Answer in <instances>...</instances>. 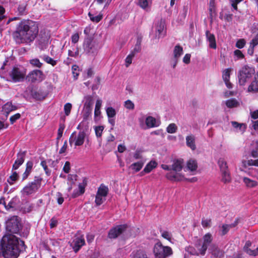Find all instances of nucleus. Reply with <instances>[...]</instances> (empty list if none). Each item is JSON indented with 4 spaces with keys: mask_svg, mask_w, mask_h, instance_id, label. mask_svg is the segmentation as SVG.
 <instances>
[{
    "mask_svg": "<svg viewBox=\"0 0 258 258\" xmlns=\"http://www.w3.org/2000/svg\"><path fill=\"white\" fill-rule=\"evenodd\" d=\"M38 32V24L36 22L23 19L17 25L13 36L17 42L27 43L34 40Z\"/></svg>",
    "mask_w": 258,
    "mask_h": 258,
    "instance_id": "nucleus-1",
    "label": "nucleus"
},
{
    "mask_svg": "<svg viewBox=\"0 0 258 258\" xmlns=\"http://www.w3.org/2000/svg\"><path fill=\"white\" fill-rule=\"evenodd\" d=\"M18 244L24 245V242L12 234H6L1 240L0 246V255L2 254L4 258H17L19 250Z\"/></svg>",
    "mask_w": 258,
    "mask_h": 258,
    "instance_id": "nucleus-2",
    "label": "nucleus"
},
{
    "mask_svg": "<svg viewBox=\"0 0 258 258\" xmlns=\"http://www.w3.org/2000/svg\"><path fill=\"white\" fill-rule=\"evenodd\" d=\"M255 74V69L253 67L245 65L238 71L237 78L238 83L240 86H244Z\"/></svg>",
    "mask_w": 258,
    "mask_h": 258,
    "instance_id": "nucleus-3",
    "label": "nucleus"
},
{
    "mask_svg": "<svg viewBox=\"0 0 258 258\" xmlns=\"http://www.w3.org/2000/svg\"><path fill=\"white\" fill-rule=\"evenodd\" d=\"M212 240V234L209 233L206 234L203 237V241L200 240L195 245L198 251V255L200 254L202 255H204L206 254L208 247H210L212 245L211 243Z\"/></svg>",
    "mask_w": 258,
    "mask_h": 258,
    "instance_id": "nucleus-4",
    "label": "nucleus"
},
{
    "mask_svg": "<svg viewBox=\"0 0 258 258\" xmlns=\"http://www.w3.org/2000/svg\"><path fill=\"white\" fill-rule=\"evenodd\" d=\"M156 258H166L172 254V249L169 246H164L161 243H157L154 248Z\"/></svg>",
    "mask_w": 258,
    "mask_h": 258,
    "instance_id": "nucleus-5",
    "label": "nucleus"
},
{
    "mask_svg": "<svg viewBox=\"0 0 258 258\" xmlns=\"http://www.w3.org/2000/svg\"><path fill=\"white\" fill-rule=\"evenodd\" d=\"M42 179L35 177L33 181L29 183L22 190V193L25 195H30L35 193L40 187Z\"/></svg>",
    "mask_w": 258,
    "mask_h": 258,
    "instance_id": "nucleus-6",
    "label": "nucleus"
},
{
    "mask_svg": "<svg viewBox=\"0 0 258 258\" xmlns=\"http://www.w3.org/2000/svg\"><path fill=\"white\" fill-rule=\"evenodd\" d=\"M22 225L18 216H14L6 223L7 231L13 233H18L21 229Z\"/></svg>",
    "mask_w": 258,
    "mask_h": 258,
    "instance_id": "nucleus-7",
    "label": "nucleus"
},
{
    "mask_svg": "<svg viewBox=\"0 0 258 258\" xmlns=\"http://www.w3.org/2000/svg\"><path fill=\"white\" fill-rule=\"evenodd\" d=\"M85 136L86 134L84 131L80 132L77 136L76 132H74L70 137L69 143L71 146L74 143L75 147L82 146L84 143Z\"/></svg>",
    "mask_w": 258,
    "mask_h": 258,
    "instance_id": "nucleus-8",
    "label": "nucleus"
},
{
    "mask_svg": "<svg viewBox=\"0 0 258 258\" xmlns=\"http://www.w3.org/2000/svg\"><path fill=\"white\" fill-rule=\"evenodd\" d=\"M25 72L21 70L18 67H14L10 73V77L15 83L24 81L25 77Z\"/></svg>",
    "mask_w": 258,
    "mask_h": 258,
    "instance_id": "nucleus-9",
    "label": "nucleus"
},
{
    "mask_svg": "<svg viewBox=\"0 0 258 258\" xmlns=\"http://www.w3.org/2000/svg\"><path fill=\"white\" fill-rule=\"evenodd\" d=\"M219 166L221 174V181L224 183H229L231 178L227 162H219Z\"/></svg>",
    "mask_w": 258,
    "mask_h": 258,
    "instance_id": "nucleus-10",
    "label": "nucleus"
},
{
    "mask_svg": "<svg viewBox=\"0 0 258 258\" xmlns=\"http://www.w3.org/2000/svg\"><path fill=\"white\" fill-rule=\"evenodd\" d=\"M27 78L28 80L31 83H35L36 82H40L45 79V76L43 72L39 70H34L30 72Z\"/></svg>",
    "mask_w": 258,
    "mask_h": 258,
    "instance_id": "nucleus-11",
    "label": "nucleus"
},
{
    "mask_svg": "<svg viewBox=\"0 0 258 258\" xmlns=\"http://www.w3.org/2000/svg\"><path fill=\"white\" fill-rule=\"evenodd\" d=\"M127 228L126 225H120L112 228L108 232V238L110 239L117 238L120 234L124 232Z\"/></svg>",
    "mask_w": 258,
    "mask_h": 258,
    "instance_id": "nucleus-12",
    "label": "nucleus"
},
{
    "mask_svg": "<svg viewBox=\"0 0 258 258\" xmlns=\"http://www.w3.org/2000/svg\"><path fill=\"white\" fill-rule=\"evenodd\" d=\"M84 51L87 53H93L96 49L95 42L91 37H88L85 39L83 43Z\"/></svg>",
    "mask_w": 258,
    "mask_h": 258,
    "instance_id": "nucleus-13",
    "label": "nucleus"
},
{
    "mask_svg": "<svg viewBox=\"0 0 258 258\" xmlns=\"http://www.w3.org/2000/svg\"><path fill=\"white\" fill-rule=\"evenodd\" d=\"M248 92L258 93V72L255 74L253 80L247 88Z\"/></svg>",
    "mask_w": 258,
    "mask_h": 258,
    "instance_id": "nucleus-14",
    "label": "nucleus"
},
{
    "mask_svg": "<svg viewBox=\"0 0 258 258\" xmlns=\"http://www.w3.org/2000/svg\"><path fill=\"white\" fill-rule=\"evenodd\" d=\"M73 249L75 252H77L80 248L85 244V239L82 236H76L73 240Z\"/></svg>",
    "mask_w": 258,
    "mask_h": 258,
    "instance_id": "nucleus-15",
    "label": "nucleus"
},
{
    "mask_svg": "<svg viewBox=\"0 0 258 258\" xmlns=\"http://www.w3.org/2000/svg\"><path fill=\"white\" fill-rule=\"evenodd\" d=\"M30 94L33 98L37 100H43L46 97V94L40 89L32 88L30 91Z\"/></svg>",
    "mask_w": 258,
    "mask_h": 258,
    "instance_id": "nucleus-16",
    "label": "nucleus"
},
{
    "mask_svg": "<svg viewBox=\"0 0 258 258\" xmlns=\"http://www.w3.org/2000/svg\"><path fill=\"white\" fill-rule=\"evenodd\" d=\"M183 162H173L172 164L171 167L170 166L162 164L161 165L162 168L164 170H173L175 172L180 171L183 167V165H182L181 163Z\"/></svg>",
    "mask_w": 258,
    "mask_h": 258,
    "instance_id": "nucleus-17",
    "label": "nucleus"
},
{
    "mask_svg": "<svg viewBox=\"0 0 258 258\" xmlns=\"http://www.w3.org/2000/svg\"><path fill=\"white\" fill-rule=\"evenodd\" d=\"M207 40L209 43V47L212 49H216L217 44L215 36L214 34L210 33L209 30L206 31Z\"/></svg>",
    "mask_w": 258,
    "mask_h": 258,
    "instance_id": "nucleus-18",
    "label": "nucleus"
},
{
    "mask_svg": "<svg viewBox=\"0 0 258 258\" xmlns=\"http://www.w3.org/2000/svg\"><path fill=\"white\" fill-rule=\"evenodd\" d=\"M209 250L215 257H221L224 255V252L220 249L215 244H212L209 247Z\"/></svg>",
    "mask_w": 258,
    "mask_h": 258,
    "instance_id": "nucleus-19",
    "label": "nucleus"
},
{
    "mask_svg": "<svg viewBox=\"0 0 258 258\" xmlns=\"http://www.w3.org/2000/svg\"><path fill=\"white\" fill-rule=\"evenodd\" d=\"M164 27L165 22L161 19L156 26V36H158V38L161 37L162 35H164V33H163Z\"/></svg>",
    "mask_w": 258,
    "mask_h": 258,
    "instance_id": "nucleus-20",
    "label": "nucleus"
},
{
    "mask_svg": "<svg viewBox=\"0 0 258 258\" xmlns=\"http://www.w3.org/2000/svg\"><path fill=\"white\" fill-rule=\"evenodd\" d=\"M18 201V199L15 197L13 198L7 205H6L5 202H4V205H5L6 210L9 211H14L16 209Z\"/></svg>",
    "mask_w": 258,
    "mask_h": 258,
    "instance_id": "nucleus-21",
    "label": "nucleus"
},
{
    "mask_svg": "<svg viewBox=\"0 0 258 258\" xmlns=\"http://www.w3.org/2000/svg\"><path fill=\"white\" fill-rule=\"evenodd\" d=\"M186 166L183 168L185 171H189L192 174H195L198 168L196 162H186Z\"/></svg>",
    "mask_w": 258,
    "mask_h": 258,
    "instance_id": "nucleus-22",
    "label": "nucleus"
},
{
    "mask_svg": "<svg viewBox=\"0 0 258 258\" xmlns=\"http://www.w3.org/2000/svg\"><path fill=\"white\" fill-rule=\"evenodd\" d=\"M186 143L187 147L190 148L192 150L196 149L195 144V138L192 135H190L186 137Z\"/></svg>",
    "mask_w": 258,
    "mask_h": 258,
    "instance_id": "nucleus-23",
    "label": "nucleus"
},
{
    "mask_svg": "<svg viewBox=\"0 0 258 258\" xmlns=\"http://www.w3.org/2000/svg\"><path fill=\"white\" fill-rule=\"evenodd\" d=\"M27 2H24L19 5L17 8V12L19 15L24 16L28 14L27 10Z\"/></svg>",
    "mask_w": 258,
    "mask_h": 258,
    "instance_id": "nucleus-24",
    "label": "nucleus"
},
{
    "mask_svg": "<svg viewBox=\"0 0 258 258\" xmlns=\"http://www.w3.org/2000/svg\"><path fill=\"white\" fill-rule=\"evenodd\" d=\"M183 48L180 45H176L173 49V57L174 59H178L180 56L183 54Z\"/></svg>",
    "mask_w": 258,
    "mask_h": 258,
    "instance_id": "nucleus-25",
    "label": "nucleus"
},
{
    "mask_svg": "<svg viewBox=\"0 0 258 258\" xmlns=\"http://www.w3.org/2000/svg\"><path fill=\"white\" fill-rule=\"evenodd\" d=\"M232 126L235 128H239V130L242 132V133L245 132L247 128V125L245 123H239L235 121H232L231 122Z\"/></svg>",
    "mask_w": 258,
    "mask_h": 258,
    "instance_id": "nucleus-26",
    "label": "nucleus"
},
{
    "mask_svg": "<svg viewBox=\"0 0 258 258\" xmlns=\"http://www.w3.org/2000/svg\"><path fill=\"white\" fill-rule=\"evenodd\" d=\"M84 100V108L92 109V105L93 103V97L91 95H87L85 97Z\"/></svg>",
    "mask_w": 258,
    "mask_h": 258,
    "instance_id": "nucleus-27",
    "label": "nucleus"
},
{
    "mask_svg": "<svg viewBox=\"0 0 258 258\" xmlns=\"http://www.w3.org/2000/svg\"><path fill=\"white\" fill-rule=\"evenodd\" d=\"M33 166V162H27L26 168L23 174L22 180H25L31 173Z\"/></svg>",
    "mask_w": 258,
    "mask_h": 258,
    "instance_id": "nucleus-28",
    "label": "nucleus"
},
{
    "mask_svg": "<svg viewBox=\"0 0 258 258\" xmlns=\"http://www.w3.org/2000/svg\"><path fill=\"white\" fill-rule=\"evenodd\" d=\"M108 192V188L103 184H101L98 188L97 195L106 197Z\"/></svg>",
    "mask_w": 258,
    "mask_h": 258,
    "instance_id": "nucleus-29",
    "label": "nucleus"
},
{
    "mask_svg": "<svg viewBox=\"0 0 258 258\" xmlns=\"http://www.w3.org/2000/svg\"><path fill=\"white\" fill-rule=\"evenodd\" d=\"M243 181L246 186L249 188L254 187L257 185V181L247 177H244L243 178Z\"/></svg>",
    "mask_w": 258,
    "mask_h": 258,
    "instance_id": "nucleus-30",
    "label": "nucleus"
},
{
    "mask_svg": "<svg viewBox=\"0 0 258 258\" xmlns=\"http://www.w3.org/2000/svg\"><path fill=\"white\" fill-rule=\"evenodd\" d=\"M156 120L152 116H148L146 119V124L148 128H152L157 125L156 124Z\"/></svg>",
    "mask_w": 258,
    "mask_h": 258,
    "instance_id": "nucleus-31",
    "label": "nucleus"
},
{
    "mask_svg": "<svg viewBox=\"0 0 258 258\" xmlns=\"http://www.w3.org/2000/svg\"><path fill=\"white\" fill-rule=\"evenodd\" d=\"M17 109V107L10 102L6 103L3 106V109L7 113H9L10 112L15 110Z\"/></svg>",
    "mask_w": 258,
    "mask_h": 258,
    "instance_id": "nucleus-32",
    "label": "nucleus"
},
{
    "mask_svg": "<svg viewBox=\"0 0 258 258\" xmlns=\"http://www.w3.org/2000/svg\"><path fill=\"white\" fill-rule=\"evenodd\" d=\"M85 192V185L79 184V189L75 190L73 193L72 197L75 198L83 194Z\"/></svg>",
    "mask_w": 258,
    "mask_h": 258,
    "instance_id": "nucleus-33",
    "label": "nucleus"
},
{
    "mask_svg": "<svg viewBox=\"0 0 258 258\" xmlns=\"http://www.w3.org/2000/svg\"><path fill=\"white\" fill-rule=\"evenodd\" d=\"M166 177L170 180L179 181L182 179V177L179 176L177 173H174L171 172L167 173Z\"/></svg>",
    "mask_w": 258,
    "mask_h": 258,
    "instance_id": "nucleus-34",
    "label": "nucleus"
},
{
    "mask_svg": "<svg viewBox=\"0 0 258 258\" xmlns=\"http://www.w3.org/2000/svg\"><path fill=\"white\" fill-rule=\"evenodd\" d=\"M157 166V162H149L144 169L145 173H149L151 170L156 168Z\"/></svg>",
    "mask_w": 258,
    "mask_h": 258,
    "instance_id": "nucleus-35",
    "label": "nucleus"
},
{
    "mask_svg": "<svg viewBox=\"0 0 258 258\" xmlns=\"http://www.w3.org/2000/svg\"><path fill=\"white\" fill-rule=\"evenodd\" d=\"M102 104V101L101 100H97L96 102L95 110H94V115L95 116H98L100 115V108Z\"/></svg>",
    "mask_w": 258,
    "mask_h": 258,
    "instance_id": "nucleus-36",
    "label": "nucleus"
},
{
    "mask_svg": "<svg viewBox=\"0 0 258 258\" xmlns=\"http://www.w3.org/2000/svg\"><path fill=\"white\" fill-rule=\"evenodd\" d=\"M232 71L231 68H228L225 69L222 73V79L224 81H228V80H230V74Z\"/></svg>",
    "mask_w": 258,
    "mask_h": 258,
    "instance_id": "nucleus-37",
    "label": "nucleus"
},
{
    "mask_svg": "<svg viewBox=\"0 0 258 258\" xmlns=\"http://www.w3.org/2000/svg\"><path fill=\"white\" fill-rule=\"evenodd\" d=\"M88 16L92 22L95 23L99 22L103 18L102 14H99L96 16H94L90 12L88 13Z\"/></svg>",
    "mask_w": 258,
    "mask_h": 258,
    "instance_id": "nucleus-38",
    "label": "nucleus"
},
{
    "mask_svg": "<svg viewBox=\"0 0 258 258\" xmlns=\"http://www.w3.org/2000/svg\"><path fill=\"white\" fill-rule=\"evenodd\" d=\"M143 165V162H135L130 166V169H132L135 172H137L142 168Z\"/></svg>",
    "mask_w": 258,
    "mask_h": 258,
    "instance_id": "nucleus-39",
    "label": "nucleus"
},
{
    "mask_svg": "<svg viewBox=\"0 0 258 258\" xmlns=\"http://www.w3.org/2000/svg\"><path fill=\"white\" fill-rule=\"evenodd\" d=\"M133 258H148L146 252L142 250H137L134 254Z\"/></svg>",
    "mask_w": 258,
    "mask_h": 258,
    "instance_id": "nucleus-40",
    "label": "nucleus"
},
{
    "mask_svg": "<svg viewBox=\"0 0 258 258\" xmlns=\"http://www.w3.org/2000/svg\"><path fill=\"white\" fill-rule=\"evenodd\" d=\"M177 130V126L174 123L169 124L166 128L167 132L169 134L175 133L176 132Z\"/></svg>",
    "mask_w": 258,
    "mask_h": 258,
    "instance_id": "nucleus-41",
    "label": "nucleus"
},
{
    "mask_svg": "<svg viewBox=\"0 0 258 258\" xmlns=\"http://www.w3.org/2000/svg\"><path fill=\"white\" fill-rule=\"evenodd\" d=\"M106 114L108 118H113L116 115L115 110L112 107H108L106 110Z\"/></svg>",
    "mask_w": 258,
    "mask_h": 258,
    "instance_id": "nucleus-42",
    "label": "nucleus"
},
{
    "mask_svg": "<svg viewBox=\"0 0 258 258\" xmlns=\"http://www.w3.org/2000/svg\"><path fill=\"white\" fill-rule=\"evenodd\" d=\"M43 59L46 62L52 65V66H55L57 63L56 60H54L48 55H44Z\"/></svg>",
    "mask_w": 258,
    "mask_h": 258,
    "instance_id": "nucleus-43",
    "label": "nucleus"
},
{
    "mask_svg": "<svg viewBox=\"0 0 258 258\" xmlns=\"http://www.w3.org/2000/svg\"><path fill=\"white\" fill-rule=\"evenodd\" d=\"M237 104V101L234 99H229L226 101V105L228 108L236 107Z\"/></svg>",
    "mask_w": 258,
    "mask_h": 258,
    "instance_id": "nucleus-44",
    "label": "nucleus"
},
{
    "mask_svg": "<svg viewBox=\"0 0 258 258\" xmlns=\"http://www.w3.org/2000/svg\"><path fill=\"white\" fill-rule=\"evenodd\" d=\"M106 200V197L104 196H101L96 194L95 199V203L97 206H99L103 203Z\"/></svg>",
    "mask_w": 258,
    "mask_h": 258,
    "instance_id": "nucleus-45",
    "label": "nucleus"
},
{
    "mask_svg": "<svg viewBox=\"0 0 258 258\" xmlns=\"http://www.w3.org/2000/svg\"><path fill=\"white\" fill-rule=\"evenodd\" d=\"M30 63L33 67L40 68L42 67V63L40 61L38 58L32 59L30 60Z\"/></svg>",
    "mask_w": 258,
    "mask_h": 258,
    "instance_id": "nucleus-46",
    "label": "nucleus"
},
{
    "mask_svg": "<svg viewBox=\"0 0 258 258\" xmlns=\"http://www.w3.org/2000/svg\"><path fill=\"white\" fill-rule=\"evenodd\" d=\"M72 70L74 78L75 80H77L79 75V69L78 66L77 65H73L72 67Z\"/></svg>",
    "mask_w": 258,
    "mask_h": 258,
    "instance_id": "nucleus-47",
    "label": "nucleus"
},
{
    "mask_svg": "<svg viewBox=\"0 0 258 258\" xmlns=\"http://www.w3.org/2000/svg\"><path fill=\"white\" fill-rule=\"evenodd\" d=\"M250 166H258V162H242V167L240 168L241 171H245L244 168Z\"/></svg>",
    "mask_w": 258,
    "mask_h": 258,
    "instance_id": "nucleus-48",
    "label": "nucleus"
},
{
    "mask_svg": "<svg viewBox=\"0 0 258 258\" xmlns=\"http://www.w3.org/2000/svg\"><path fill=\"white\" fill-rule=\"evenodd\" d=\"M72 108V104L70 103H67L64 105V111L66 115L69 116L71 113Z\"/></svg>",
    "mask_w": 258,
    "mask_h": 258,
    "instance_id": "nucleus-49",
    "label": "nucleus"
},
{
    "mask_svg": "<svg viewBox=\"0 0 258 258\" xmlns=\"http://www.w3.org/2000/svg\"><path fill=\"white\" fill-rule=\"evenodd\" d=\"M104 127L103 126H96L95 127V134L97 137H101L102 134Z\"/></svg>",
    "mask_w": 258,
    "mask_h": 258,
    "instance_id": "nucleus-50",
    "label": "nucleus"
},
{
    "mask_svg": "<svg viewBox=\"0 0 258 258\" xmlns=\"http://www.w3.org/2000/svg\"><path fill=\"white\" fill-rule=\"evenodd\" d=\"M92 112V109L85 108L84 112L83 113V117L84 120H87L91 116Z\"/></svg>",
    "mask_w": 258,
    "mask_h": 258,
    "instance_id": "nucleus-51",
    "label": "nucleus"
},
{
    "mask_svg": "<svg viewBox=\"0 0 258 258\" xmlns=\"http://www.w3.org/2000/svg\"><path fill=\"white\" fill-rule=\"evenodd\" d=\"M141 50V42L139 40L137 41L136 44L133 51L131 53H133L135 55L136 53L139 52Z\"/></svg>",
    "mask_w": 258,
    "mask_h": 258,
    "instance_id": "nucleus-52",
    "label": "nucleus"
},
{
    "mask_svg": "<svg viewBox=\"0 0 258 258\" xmlns=\"http://www.w3.org/2000/svg\"><path fill=\"white\" fill-rule=\"evenodd\" d=\"M134 54L133 53H130L125 58V66L126 67H128L129 66L132 62L133 58L134 57Z\"/></svg>",
    "mask_w": 258,
    "mask_h": 258,
    "instance_id": "nucleus-53",
    "label": "nucleus"
},
{
    "mask_svg": "<svg viewBox=\"0 0 258 258\" xmlns=\"http://www.w3.org/2000/svg\"><path fill=\"white\" fill-rule=\"evenodd\" d=\"M139 6L144 10H146L148 7L149 2L148 0H139Z\"/></svg>",
    "mask_w": 258,
    "mask_h": 258,
    "instance_id": "nucleus-54",
    "label": "nucleus"
},
{
    "mask_svg": "<svg viewBox=\"0 0 258 258\" xmlns=\"http://www.w3.org/2000/svg\"><path fill=\"white\" fill-rule=\"evenodd\" d=\"M246 42L244 39H240L237 40L236 43V47L238 48L241 49L244 47Z\"/></svg>",
    "mask_w": 258,
    "mask_h": 258,
    "instance_id": "nucleus-55",
    "label": "nucleus"
},
{
    "mask_svg": "<svg viewBox=\"0 0 258 258\" xmlns=\"http://www.w3.org/2000/svg\"><path fill=\"white\" fill-rule=\"evenodd\" d=\"M18 178V175L16 172H14L12 175L10 176L9 179L8 180V181L10 183V184H13V181L17 180Z\"/></svg>",
    "mask_w": 258,
    "mask_h": 258,
    "instance_id": "nucleus-56",
    "label": "nucleus"
},
{
    "mask_svg": "<svg viewBox=\"0 0 258 258\" xmlns=\"http://www.w3.org/2000/svg\"><path fill=\"white\" fill-rule=\"evenodd\" d=\"M243 0H229L231 6L235 11H237V5L241 3Z\"/></svg>",
    "mask_w": 258,
    "mask_h": 258,
    "instance_id": "nucleus-57",
    "label": "nucleus"
},
{
    "mask_svg": "<svg viewBox=\"0 0 258 258\" xmlns=\"http://www.w3.org/2000/svg\"><path fill=\"white\" fill-rule=\"evenodd\" d=\"M26 152H19L17 154V159L15 161H24Z\"/></svg>",
    "mask_w": 258,
    "mask_h": 258,
    "instance_id": "nucleus-58",
    "label": "nucleus"
},
{
    "mask_svg": "<svg viewBox=\"0 0 258 258\" xmlns=\"http://www.w3.org/2000/svg\"><path fill=\"white\" fill-rule=\"evenodd\" d=\"M74 49L73 48V50H69L68 51V55L70 56L71 57H76L77 56H78L79 51V48L77 47L76 48V50L75 51H74Z\"/></svg>",
    "mask_w": 258,
    "mask_h": 258,
    "instance_id": "nucleus-59",
    "label": "nucleus"
},
{
    "mask_svg": "<svg viewBox=\"0 0 258 258\" xmlns=\"http://www.w3.org/2000/svg\"><path fill=\"white\" fill-rule=\"evenodd\" d=\"M21 117V115L20 113H17L12 116H11L10 118V121L12 124H13L16 121L19 119Z\"/></svg>",
    "mask_w": 258,
    "mask_h": 258,
    "instance_id": "nucleus-60",
    "label": "nucleus"
},
{
    "mask_svg": "<svg viewBox=\"0 0 258 258\" xmlns=\"http://www.w3.org/2000/svg\"><path fill=\"white\" fill-rule=\"evenodd\" d=\"M124 106L128 109H134L135 107L134 104L130 100H127L124 102Z\"/></svg>",
    "mask_w": 258,
    "mask_h": 258,
    "instance_id": "nucleus-61",
    "label": "nucleus"
},
{
    "mask_svg": "<svg viewBox=\"0 0 258 258\" xmlns=\"http://www.w3.org/2000/svg\"><path fill=\"white\" fill-rule=\"evenodd\" d=\"M211 220L203 219L202 225L204 228L210 227L211 226Z\"/></svg>",
    "mask_w": 258,
    "mask_h": 258,
    "instance_id": "nucleus-62",
    "label": "nucleus"
},
{
    "mask_svg": "<svg viewBox=\"0 0 258 258\" xmlns=\"http://www.w3.org/2000/svg\"><path fill=\"white\" fill-rule=\"evenodd\" d=\"M234 54L238 59H242L244 57V55L242 53V51L239 49L235 50L234 51Z\"/></svg>",
    "mask_w": 258,
    "mask_h": 258,
    "instance_id": "nucleus-63",
    "label": "nucleus"
},
{
    "mask_svg": "<svg viewBox=\"0 0 258 258\" xmlns=\"http://www.w3.org/2000/svg\"><path fill=\"white\" fill-rule=\"evenodd\" d=\"M250 46L255 47L258 45V33L250 42Z\"/></svg>",
    "mask_w": 258,
    "mask_h": 258,
    "instance_id": "nucleus-64",
    "label": "nucleus"
}]
</instances>
